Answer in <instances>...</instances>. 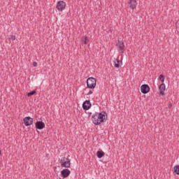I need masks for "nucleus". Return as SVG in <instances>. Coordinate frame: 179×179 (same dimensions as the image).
Segmentation results:
<instances>
[{"instance_id":"obj_19","label":"nucleus","mask_w":179,"mask_h":179,"mask_svg":"<svg viewBox=\"0 0 179 179\" xmlns=\"http://www.w3.org/2000/svg\"><path fill=\"white\" fill-rule=\"evenodd\" d=\"M10 39L12 40L13 41H15V40H16V36H15L13 35H10Z\"/></svg>"},{"instance_id":"obj_2","label":"nucleus","mask_w":179,"mask_h":179,"mask_svg":"<svg viewBox=\"0 0 179 179\" xmlns=\"http://www.w3.org/2000/svg\"><path fill=\"white\" fill-rule=\"evenodd\" d=\"M96 83L97 81L96 80V78L93 77H90L87 79V87H88V89H94Z\"/></svg>"},{"instance_id":"obj_14","label":"nucleus","mask_w":179,"mask_h":179,"mask_svg":"<svg viewBox=\"0 0 179 179\" xmlns=\"http://www.w3.org/2000/svg\"><path fill=\"white\" fill-rule=\"evenodd\" d=\"M104 155H106V153H104V152L103 151H97L96 152V156L99 159H101V157H103L104 156Z\"/></svg>"},{"instance_id":"obj_18","label":"nucleus","mask_w":179,"mask_h":179,"mask_svg":"<svg viewBox=\"0 0 179 179\" xmlns=\"http://www.w3.org/2000/svg\"><path fill=\"white\" fill-rule=\"evenodd\" d=\"M34 94H36V90H33L27 94L28 97H30V96H33Z\"/></svg>"},{"instance_id":"obj_20","label":"nucleus","mask_w":179,"mask_h":179,"mask_svg":"<svg viewBox=\"0 0 179 179\" xmlns=\"http://www.w3.org/2000/svg\"><path fill=\"white\" fill-rule=\"evenodd\" d=\"M33 66H37V62H33Z\"/></svg>"},{"instance_id":"obj_21","label":"nucleus","mask_w":179,"mask_h":179,"mask_svg":"<svg viewBox=\"0 0 179 179\" xmlns=\"http://www.w3.org/2000/svg\"><path fill=\"white\" fill-rule=\"evenodd\" d=\"M87 94H88V95L93 94V91L90 90V91L88 92Z\"/></svg>"},{"instance_id":"obj_16","label":"nucleus","mask_w":179,"mask_h":179,"mask_svg":"<svg viewBox=\"0 0 179 179\" xmlns=\"http://www.w3.org/2000/svg\"><path fill=\"white\" fill-rule=\"evenodd\" d=\"M81 41H83V43H84V44H87V41H89V40L87 39V37H83Z\"/></svg>"},{"instance_id":"obj_3","label":"nucleus","mask_w":179,"mask_h":179,"mask_svg":"<svg viewBox=\"0 0 179 179\" xmlns=\"http://www.w3.org/2000/svg\"><path fill=\"white\" fill-rule=\"evenodd\" d=\"M60 164L62 167L69 169V167H71V159H69V158L62 157L60 160Z\"/></svg>"},{"instance_id":"obj_15","label":"nucleus","mask_w":179,"mask_h":179,"mask_svg":"<svg viewBox=\"0 0 179 179\" xmlns=\"http://www.w3.org/2000/svg\"><path fill=\"white\" fill-rule=\"evenodd\" d=\"M173 171H174V173L177 174V176H179V165H176L173 167Z\"/></svg>"},{"instance_id":"obj_7","label":"nucleus","mask_w":179,"mask_h":179,"mask_svg":"<svg viewBox=\"0 0 179 179\" xmlns=\"http://www.w3.org/2000/svg\"><path fill=\"white\" fill-rule=\"evenodd\" d=\"M66 7V3H65L64 1H59L57 3V10L62 11L65 9Z\"/></svg>"},{"instance_id":"obj_12","label":"nucleus","mask_w":179,"mask_h":179,"mask_svg":"<svg viewBox=\"0 0 179 179\" xmlns=\"http://www.w3.org/2000/svg\"><path fill=\"white\" fill-rule=\"evenodd\" d=\"M160 94L164 96V90H166V85L162 83L159 85Z\"/></svg>"},{"instance_id":"obj_9","label":"nucleus","mask_w":179,"mask_h":179,"mask_svg":"<svg viewBox=\"0 0 179 179\" xmlns=\"http://www.w3.org/2000/svg\"><path fill=\"white\" fill-rule=\"evenodd\" d=\"M128 3L130 9H136V6L138 5L136 0H129Z\"/></svg>"},{"instance_id":"obj_10","label":"nucleus","mask_w":179,"mask_h":179,"mask_svg":"<svg viewBox=\"0 0 179 179\" xmlns=\"http://www.w3.org/2000/svg\"><path fill=\"white\" fill-rule=\"evenodd\" d=\"M71 174V171L68 169H63L61 171V175L63 178H68L69 177V175Z\"/></svg>"},{"instance_id":"obj_4","label":"nucleus","mask_w":179,"mask_h":179,"mask_svg":"<svg viewBox=\"0 0 179 179\" xmlns=\"http://www.w3.org/2000/svg\"><path fill=\"white\" fill-rule=\"evenodd\" d=\"M116 47H117L119 52L124 54V49L125 48V44H124V42L118 40L117 43H116Z\"/></svg>"},{"instance_id":"obj_8","label":"nucleus","mask_w":179,"mask_h":179,"mask_svg":"<svg viewBox=\"0 0 179 179\" xmlns=\"http://www.w3.org/2000/svg\"><path fill=\"white\" fill-rule=\"evenodd\" d=\"M92 107V103H90V101L86 100L83 103V110H90V108Z\"/></svg>"},{"instance_id":"obj_11","label":"nucleus","mask_w":179,"mask_h":179,"mask_svg":"<svg viewBox=\"0 0 179 179\" xmlns=\"http://www.w3.org/2000/svg\"><path fill=\"white\" fill-rule=\"evenodd\" d=\"M36 129H44L45 128V124L41 121H37L35 124Z\"/></svg>"},{"instance_id":"obj_23","label":"nucleus","mask_w":179,"mask_h":179,"mask_svg":"<svg viewBox=\"0 0 179 179\" xmlns=\"http://www.w3.org/2000/svg\"><path fill=\"white\" fill-rule=\"evenodd\" d=\"M0 155H1V150H0Z\"/></svg>"},{"instance_id":"obj_13","label":"nucleus","mask_w":179,"mask_h":179,"mask_svg":"<svg viewBox=\"0 0 179 179\" xmlns=\"http://www.w3.org/2000/svg\"><path fill=\"white\" fill-rule=\"evenodd\" d=\"M114 66L116 68H120L121 65H122V62H120V60L118 59H115L113 61Z\"/></svg>"},{"instance_id":"obj_5","label":"nucleus","mask_w":179,"mask_h":179,"mask_svg":"<svg viewBox=\"0 0 179 179\" xmlns=\"http://www.w3.org/2000/svg\"><path fill=\"white\" fill-rule=\"evenodd\" d=\"M23 121L25 127H30V125L33 124V118L30 116L25 117Z\"/></svg>"},{"instance_id":"obj_17","label":"nucleus","mask_w":179,"mask_h":179,"mask_svg":"<svg viewBox=\"0 0 179 179\" xmlns=\"http://www.w3.org/2000/svg\"><path fill=\"white\" fill-rule=\"evenodd\" d=\"M159 79L161 82H164V79H166V77L163 74H161L159 77Z\"/></svg>"},{"instance_id":"obj_6","label":"nucleus","mask_w":179,"mask_h":179,"mask_svg":"<svg viewBox=\"0 0 179 179\" xmlns=\"http://www.w3.org/2000/svg\"><path fill=\"white\" fill-rule=\"evenodd\" d=\"M141 92L143 93V94H147V93L150 92V87H149L147 84H143L141 87Z\"/></svg>"},{"instance_id":"obj_22","label":"nucleus","mask_w":179,"mask_h":179,"mask_svg":"<svg viewBox=\"0 0 179 179\" xmlns=\"http://www.w3.org/2000/svg\"><path fill=\"white\" fill-rule=\"evenodd\" d=\"M171 106H172V105H171V104H170V105H169V107H171Z\"/></svg>"},{"instance_id":"obj_1","label":"nucleus","mask_w":179,"mask_h":179,"mask_svg":"<svg viewBox=\"0 0 179 179\" xmlns=\"http://www.w3.org/2000/svg\"><path fill=\"white\" fill-rule=\"evenodd\" d=\"M92 121L94 125H100L101 122L107 121V113L106 112L95 113L92 116Z\"/></svg>"}]
</instances>
